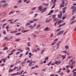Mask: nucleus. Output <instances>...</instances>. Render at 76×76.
I'll return each instance as SVG.
<instances>
[{
    "label": "nucleus",
    "instance_id": "56",
    "mask_svg": "<svg viewBox=\"0 0 76 76\" xmlns=\"http://www.w3.org/2000/svg\"><path fill=\"white\" fill-rule=\"evenodd\" d=\"M67 73H70V70H68L67 71Z\"/></svg>",
    "mask_w": 76,
    "mask_h": 76
},
{
    "label": "nucleus",
    "instance_id": "3",
    "mask_svg": "<svg viewBox=\"0 0 76 76\" xmlns=\"http://www.w3.org/2000/svg\"><path fill=\"white\" fill-rule=\"evenodd\" d=\"M7 6V4H3L2 5H0V7H6Z\"/></svg>",
    "mask_w": 76,
    "mask_h": 76
},
{
    "label": "nucleus",
    "instance_id": "61",
    "mask_svg": "<svg viewBox=\"0 0 76 76\" xmlns=\"http://www.w3.org/2000/svg\"><path fill=\"white\" fill-rule=\"evenodd\" d=\"M48 57H46L45 58V60H48Z\"/></svg>",
    "mask_w": 76,
    "mask_h": 76
},
{
    "label": "nucleus",
    "instance_id": "2",
    "mask_svg": "<svg viewBox=\"0 0 76 76\" xmlns=\"http://www.w3.org/2000/svg\"><path fill=\"white\" fill-rule=\"evenodd\" d=\"M64 32V31L62 30L61 31H60L59 32H58L57 34V36H59V35H61L62 34H63Z\"/></svg>",
    "mask_w": 76,
    "mask_h": 76
},
{
    "label": "nucleus",
    "instance_id": "41",
    "mask_svg": "<svg viewBox=\"0 0 76 76\" xmlns=\"http://www.w3.org/2000/svg\"><path fill=\"white\" fill-rule=\"evenodd\" d=\"M54 63H55V64H58V61H56Z\"/></svg>",
    "mask_w": 76,
    "mask_h": 76
},
{
    "label": "nucleus",
    "instance_id": "15",
    "mask_svg": "<svg viewBox=\"0 0 76 76\" xmlns=\"http://www.w3.org/2000/svg\"><path fill=\"white\" fill-rule=\"evenodd\" d=\"M75 18H76V16H73L71 19V20H75Z\"/></svg>",
    "mask_w": 76,
    "mask_h": 76
},
{
    "label": "nucleus",
    "instance_id": "58",
    "mask_svg": "<svg viewBox=\"0 0 76 76\" xmlns=\"http://www.w3.org/2000/svg\"><path fill=\"white\" fill-rule=\"evenodd\" d=\"M13 54V53H10L9 54H8V56H10V55H12V54Z\"/></svg>",
    "mask_w": 76,
    "mask_h": 76
},
{
    "label": "nucleus",
    "instance_id": "40",
    "mask_svg": "<svg viewBox=\"0 0 76 76\" xmlns=\"http://www.w3.org/2000/svg\"><path fill=\"white\" fill-rule=\"evenodd\" d=\"M66 17L65 16H64L62 18V20H64L65 18H66Z\"/></svg>",
    "mask_w": 76,
    "mask_h": 76
},
{
    "label": "nucleus",
    "instance_id": "60",
    "mask_svg": "<svg viewBox=\"0 0 76 76\" xmlns=\"http://www.w3.org/2000/svg\"><path fill=\"white\" fill-rule=\"evenodd\" d=\"M76 69H74V70L72 71L73 73V72H75V71H76Z\"/></svg>",
    "mask_w": 76,
    "mask_h": 76
},
{
    "label": "nucleus",
    "instance_id": "7",
    "mask_svg": "<svg viewBox=\"0 0 76 76\" xmlns=\"http://www.w3.org/2000/svg\"><path fill=\"white\" fill-rule=\"evenodd\" d=\"M65 24H66V23H63L62 24H61L58 27V28H60V27H61V26H64V25H65Z\"/></svg>",
    "mask_w": 76,
    "mask_h": 76
},
{
    "label": "nucleus",
    "instance_id": "14",
    "mask_svg": "<svg viewBox=\"0 0 76 76\" xmlns=\"http://www.w3.org/2000/svg\"><path fill=\"white\" fill-rule=\"evenodd\" d=\"M19 75V72H18L17 73H15V74H13L12 75H13V76H14V75Z\"/></svg>",
    "mask_w": 76,
    "mask_h": 76
},
{
    "label": "nucleus",
    "instance_id": "30",
    "mask_svg": "<svg viewBox=\"0 0 76 76\" xmlns=\"http://www.w3.org/2000/svg\"><path fill=\"white\" fill-rule=\"evenodd\" d=\"M65 49H68L69 48V46L68 45H66L65 47Z\"/></svg>",
    "mask_w": 76,
    "mask_h": 76
},
{
    "label": "nucleus",
    "instance_id": "64",
    "mask_svg": "<svg viewBox=\"0 0 76 76\" xmlns=\"http://www.w3.org/2000/svg\"><path fill=\"white\" fill-rule=\"evenodd\" d=\"M56 0H54L53 3H54V4H55V3H56Z\"/></svg>",
    "mask_w": 76,
    "mask_h": 76
},
{
    "label": "nucleus",
    "instance_id": "25",
    "mask_svg": "<svg viewBox=\"0 0 76 76\" xmlns=\"http://www.w3.org/2000/svg\"><path fill=\"white\" fill-rule=\"evenodd\" d=\"M40 26H41V25H39L36 27V29H38V28H39V27H40Z\"/></svg>",
    "mask_w": 76,
    "mask_h": 76
},
{
    "label": "nucleus",
    "instance_id": "48",
    "mask_svg": "<svg viewBox=\"0 0 76 76\" xmlns=\"http://www.w3.org/2000/svg\"><path fill=\"white\" fill-rule=\"evenodd\" d=\"M58 40V39H56L55 40H54V42H56V41H57Z\"/></svg>",
    "mask_w": 76,
    "mask_h": 76
},
{
    "label": "nucleus",
    "instance_id": "42",
    "mask_svg": "<svg viewBox=\"0 0 76 76\" xmlns=\"http://www.w3.org/2000/svg\"><path fill=\"white\" fill-rule=\"evenodd\" d=\"M3 33L4 34H6V31H4Z\"/></svg>",
    "mask_w": 76,
    "mask_h": 76
},
{
    "label": "nucleus",
    "instance_id": "44",
    "mask_svg": "<svg viewBox=\"0 0 76 76\" xmlns=\"http://www.w3.org/2000/svg\"><path fill=\"white\" fill-rule=\"evenodd\" d=\"M26 50H29L30 49L29 48H28V47H26Z\"/></svg>",
    "mask_w": 76,
    "mask_h": 76
},
{
    "label": "nucleus",
    "instance_id": "21",
    "mask_svg": "<svg viewBox=\"0 0 76 76\" xmlns=\"http://www.w3.org/2000/svg\"><path fill=\"white\" fill-rule=\"evenodd\" d=\"M56 43V42H53V43L51 44V45H54Z\"/></svg>",
    "mask_w": 76,
    "mask_h": 76
},
{
    "label": "nucleus",
    "instance_id": "53",
    "mask_svg": "<svg viewBox=\"0 0 76 76\" xmlns=\"http://www.w3.org/2000/svg\"><path fill=\"white\" fill-rule=\"evenodd\" d=\"M75 21H76V20H75V21H74L72 22L71 23H70L71 25H72V24L73 23H74V22H75Z\"/></svg>",
    "mask_w": 76,
    "mask_h": 76
},
{
    "label": "nucleus",
    "instance_id": "47",
    "mask_svg": "<svg viewBox=\"0 0 76 76\" xmlns=\"http://www.w3.org/2000/svg\"><path fill=\"white\" fill-rule=\"evenodd\" d=\"M71 9H75V7L72 6V7L71 8Z\"/></svg>",
    "mask_w": 76,
    "mask_h": 76
},
{
    "label": "nucleus",
    "instance_id": "28",
    "mask_svg": "<svg viewBox=\"0 0 76 76\" xmlns=\"http://www.w3.org/2000/svg\"><path fill=\"white\" fill-rule=\"evenodd\" d=\"M63 52L64 53H65V54H67V55H68V53H67V52H66V51H63Z\"/></svg>",
    "mask_w": 76,
    "mask_h": 76
},
{
    "label": "nucleus",
    "instance_id": "26",
    "mask_svg": "<svg viewBox=\"0 0 76 76\" xmlns=\"http://www.w3.org/2000/svg\"><path fill=\"white\" fill-rule=\"evenodd\" d=\"M20 40V39H16L15 40V41H16L17 42H18V41H19Z\"/></svg>",
    "mask_w": 76,
    "mask_h": 76
},
{
    "label": "nucleus",
    "instance_id": "59",
    "mask_svg": "<svg viewBox=\"0 0 76 76\" xmlns=\"http://www.w3.org/2000/svg\"><path fill=\"white\" fill-rule=\"evenodd\" d=\"M57 22H56L54 23V26H56V25H57Z\"/></svg>",
    "mask_w": 76,
    "mask_h": 76
},
{
    "label": "nucleus",
    "instance_id": "29",
    "mask_svg": "<svg viewBox=\"0 0 76 76\" xmlns=\"http://www.w3.org/2000/svg\"><path fill=\"white\" fill-rule=\"evenodd\" d=\"M66 9H67V7H65L62 10L63 11H64V10H66Z\"/></svg>",
    "mask_w": 76,
    "mask_h": 76
},
{
    "label": "nucleus",
    "instance_id": "36",
    "mask_svg": "<svg viewBox=\"0 0 76 76\" xmlns=\"http://www.w3.org/2000/svg\"><path fill=\"white\" fill-rule=\"evenodd\" d=\"M58 20H57V18H56L53 20V22H54L56 21H57Z\"/></svg>",
    "mask_w": 76,
    "mask_h": 76
},
{
    "label": "nucleus",
    "instance_id": "8",
    "mask_svg": "<svg viewBox=\"0 0 76 76\" xmlns=\"http://www.w3.org/2000/svg\"><path fill=\"white\" fill-rule=\"evenodd\" d=\"M66 55L65 54L64 56V55H63L62 56V57L63 58H62V60H63L64 59L66 58Z\"/></svg>",
    "mask_w": 76,
    "mask_h": 76
},
{
    "label": "nucleus",
    "instance_id": "33",
    "mask_svg": "<svg viewBox=\"0 0 76 76\" xmlns=\"http://www.w3.org/2000/svg\"><path fill=\"white\" fill-rule=\"evenodd\" d=\"M36 10V7H34L31 9V10L32 11L34 10Z\"/></svg>",
    "mask_w": 76,
    "mask_h": 76
},
{
    "label": "nucleus",
    "instance_id": "52",
    "mask_svg": "<svg viewBox=\"0 0 76 76\" xmlns=\"http://www.w3.org/2000/svg\"><path fill=\"white\" fill-rule=\"evenodd\" d=\"M60 63H61V61H59L58 62V64H60Z\"/></svg>",
    "mask_w": 76,
    "mask_h": 76
},
{
    "label": "nucleus",
    "instance_id": "63",
    "mask_svg": "<svg viewBox=\"0 0 76 76\" xmlns=\"http://www.w3.org/2000/svg\"><path fill=\"white\" fill-rule=\"evenodd\" d=\"M18 2H19V3H21V2H22V0H20L19 1H18Z\"/></svg>",
    "mask_w": 76,
    "mask_h": 76
},
{
    "label": "nucleus",
    "instance_id": "43",
    "mask_svg": "<svg viewBox=\"0 0 76 76\" xmlns=\"http://www.w3.org/2000/svg\"><path fill=\"white\" fill-rule=\"evenodd\" d=\"M75 61H73L72 63V65H73V64H75Z\"/></svg>",
    "mask_w": 76,
    "mask_h": 76
},
{
    "label": "nucleus",
    "instance_id": "49",
    "mask_svg": "<svg viewBox=\"0 0 76 76\" xmlns=\"http://www.w3.org/2000/svg\"><path fill=\"white\" fill-rule=\"evenodd\" d=\"M54 6H53L51 8L52 9L54 8V7H55V5H54Z\"/></svg>",
    "mask_w": 76,
    "mask_h": 76
},
{
    "label": "nucleus",
    "instance_id": "39",
    "mask_svg": "<svg viewBox=\"0 0 76 76\" xmlns=\"http://www.w3.org/2000/svg\"><path fill=\"white\" fill-rule=\"evenodd\" d=\"M24 72V71L23 70V71H21V73H19L20 75H22V73H23V72Z\"/></svg>",
    "mask_w": 76,
    "mask_h": 76
},
{
    "label": "nucleus",
    "instance_id": "27",
    "mask_svg": "<svg viewBox=\"0 0 76 76\" xmlns=\"http://www.w3.org/2000/svg\"><path fill=\"white\" fill-rule=\"evenodd\" d=\"M73 76H76V72H74L73 73Z\"/></svg>",
    "mask_w": 76,
    "mask_h": 76
},
{
    "label": "nucleus",
    "instance_id": "34",
    "mask_svg": "<svg viewBox=\"0 0 76 76\" xmlns=\"http://www.w3.org/2000/svg\"><path fill=\"white\" fill-rule=\"evenodd\" d=\"M20 34H21V33L20 32V33H18L16 34H15V35H20Z\"/></svg>",
    "mask_w": 76,
    "mask_h": 76
},
{
    "label": "nucleus",
    "instance_id": "19",
    "mask_svg": "<svg viewBox=\"0 0 76 76\" xmlns=\"http://www.w3.org/2000/svg\"><path fill=\"white\" fill-rule=\"evenodd\" d=\"M8 50V48L7 47H5L3 49V50Z\"/></svg>",
    "mask_w": 76,
    "mask_h": 76
},
{
    "label": "nucleus",
    "instance_id": "32",
    "mask_svg": "<svg viewBox=\"0 0 76 76\" xmlns=\"http://www.w3.org/2000/svg\"><path fill=\"white\" fill-rule=\"evenodd\" d=\"M38 19H34L33 20V21H38Z\"/></svg>",
    "mask_w": 76,
    "mask_h": 76
},
{
    "label": "nucleus",
    "instance_id": "62",
    "mask_svg": "<svg viewBox=\"0 0 76 76\" xmlns=\"http://www.w3.org/2000/svg\"><path fill=\"white\" fill-rule=\"evenodd\" d=\"M53 36V33H52L51 34V36H50V38H51V37H52Z\"/></svg>",
    "mask_w": 76,
    "mask_h": 76
},
{
    "label": "nucleus",
    "instance_id": "1",
    "mask_svg": "<svg viewBox=\"0 0 76 76\" xmlns=\"http://www.w3.org/2000/svg\"><path fill=\"white\" fill-rule=\"evenodd\" d=\"M42 6L41 5L38 8V10H40L41 13H44L45 12V10H47V8L45 7L42 9Z\"/></svg>",
    "mask_w": 76,
    "mask_h": 76
},
{
    "label": "nucleus",
    "instance_id": "5",
    "mask_svg": "<svg viewBox=\"0 0 76 76\" xmlns=\"http://www.w3.org/2000/svg\"><path fill=\"white\" fill-rule=\"evenodd\" d=\"M58 18H59L60 19V18H61L62 17V13H60V15H58Z\"/></svg>",
    "mask_w": 76,
    "mask_h": 76
},
{
    "label": "nucleus",
    "instance_id": "38",
    "mask_svg": "<svg viewBox=\"0 0 76 76\" xmlns=\"http://www.w3.org/2000/svg\"><path fill=\"white\" fill-rule=\"evenodd\" d=\"M58 22H59L60 23H61V22H63V21L62 20H60L58 21Z\"/></svg>",
    "mask_w": 76,
    "mask_h": 76
},
{
    "label": "nucleus",
    "instance_id": "37",
    "mask_svg": "<svg viewBox=\"0 0 76 76\" xmlns=\"http://www.w3.org/2000/svg\"><path fill=\"white\" fill-rule=\"evenodd\" d=\"M45 51V49H43L41 52V53H43Z\"/></svg>",
    "mask_w": 76,
    "mask_h": 76
},
{
    "label": "nucleus",
    "instance_id": "17",
    "mask_svg": "<svg viewBox=\"0 0 76 76\" xmlns=\"http://www.w3.org/2000/svg\"><path fill=\"white\" fill-rule=\"evenodd\" d=\"M6 15V13H2L0 15V16H5Z\"/></svg>",
    "mask_w": 76,
    "mask_h": 76
},
{
    "label": "nucleus",
    "instance_id": "11",
    "mask_svg": "<svg viewBox=\"0 0 76 76\" xmlns=\"http://www.w3.org/2000/svg\"><path fill=\"white\" fill-rule=\"evenodd\" d=\"M1 3H6V0H2L0 1Z\"/></svg>",
    "mask_w": 76,
    "mask_h": 76
},
{
    "label": "nucleus",
    "instance_id": "22",
    "mask_svg": "<svg viewBox=\"0 0 76 76\" xmlns=\"http://www.w3.org/2000/svg\"><path fill=\"white\" fill-rule=\"evenodd\" d=\"M35 63V61H31L29 63V64H32L33 63Z\"/></svg>",
    "mask_w": 76,
    "mask_h": 76
},
{
    "label": "nucleus",
    "instance_id": "12",
    "mask_svg": "<svg viewBox=\"0 0 76 76\" xmlns=\"http://www.w3.org/2000/svg\"><path fill=\"white\" fill-rule=\"evenodd\" d=\"M14 13V11L12 10L10 12L9 14V15H11V14H12V13Z\"/></svg>",
    "mask_w": 76,
    "mask_h": 76
},
{
    "label": "nucleus",
    "instance_id": "31",
    "mask_svg": "<svg viewBox=\"0 0 76 76\" xmlns=\"http://www.w3.org/2000/svg\"><path fill=\"white\" fill-rule=\"evenodd\" d=\"M2 60H3V62L4 63H5L6 62V59H2Z\"/></svg>",
    "mask_w": 76,
    "mask_h": 76
},
{
    "label": "nucleus",
    "instance_id": "54",
    "mask_svg": "<svg viewBox=\"0 0 76 76\" xmlns=\"http://www.w3.org/2000/svg\"><path fill=\"white\" fill-rule=\"evenodd\" d=\"M20 52H18L16 53V54H20Z\"/></svg>",
    "mask_w": 76,
    "mask_h": 76
},
{
    "label": "nucleus",
    "instance_id": "20",
    "mask_svg": "<svg viewBox=\"0 0 76 76\" xmlns=\"http://www.w3.org/2000/svg\"><path fill=\"white\" fill-rule=\"evenodd\" d=\"M29 31L28 30H25V31H22V32L23 33H25V32H28Z\"/></svg>",
    "mask_w": 76,
    "mask_h": 76
},
{
    "label": "nucleus",
    "instance_id": "24",
    "mask_svg": "<svg viewBox=\"0 0 76 76\" xmlns=\"http://www.w3.org/2000/svg\"><path fill=\"white\" fill-rule=\"evenodd\" d=\"M15 51H16V50L14 49L13 50H12L11 51V53H13V54L14 52H15Z\"/></svg>",
    "mask_w": 76,
    "mask_h": 76
},
{
    "label": "nucleus",
    "instance_id": "10",
    "mask_svg": "<svg viewBox=\"0 0 76 76\" xmlns=\"http://www.w3.org/2000/svg\"><path fill=\"white\" fill-rule=\"evenodd\" d=\"M18 32V31L17 30H15L13 31H11L10 33L11 34H14V33H16V32Z\"/></svg>",
    "mask_w": 76,
    "mask_h": 76
},
{
    "label": "nucleus",
    "instance_id": "35",
    "mask_svg": "<svg viewBox=\"0 0 76 76\" xmlns=\"http://www.w3.org/2000/svg\"><path fill=\"white\" fill-rule=\"evenodd\" d=\"M56 15H52V18H53V19H54V18H56Z\"/></svg>",
    "mask_w": 76,
    "mask_h": 76
},
{
    "label": "nucleus",
    "instance_id": "23",
    "mask_svg": "<svg viewBox=\"0 0 76 76\" xmlns=\"http://www.w3.org/2000/svg\"><path fill=\"white\" fill-rule=\"evenodd\" d=\"M31 25V23H28L26 24L25 25V26H28V25Z\"/></svg>",
    "mask_w": 76,
    "mask_h": 76
},
{
    "label": "nucleus",
    "instance_id": "6",
    "mask_svg": "<svg viewBox=\"0 0 76 76\" xmlns=\"http://www.w3.org/2000/svg\"><path fill=\"white\" fill-rule=\"evenodd\" d=\"M53 10H51L49 12V13L48 14V15H51V13H53Z\"/></svg>",
    "mask_w": 76,
    "mask_h": 76
},
{
    "label": "nucleus",
    "instance_id": "55",
    "mask_svg": "<svg viewBox=\"0 0 76 76\" xmlns=\"http://www.w3.org/2000/svg\"><path fill=\"white\" fill-rule=\"evenodd\" d=\"M12 21H13L12 20H8V22H12Z\"/></svg>",
    "mask_w": 76,
    "mask_h": 76
},
{
    "label": "nucleus",
    "instance_id": "46",
    "mask_svg": "<svg viewBox=\"0 0 76 76\" xmlns=\"http://www.w3.org/2000/svg\"><path fill=\"white\" fill-rule=\"evenodd\" d=\"M60 29H61V28H59L58 29H57L56 31L57 32H58V31H60Z\"/></svg>",
    "mask_w": 76,
    "mask_h": 76
},
{
    "label": "nucleus",
    "instance_id": "50",
    "mask_svg": "<svg viewBox=\"0 0 76 76\" xmlns=\"http://www.w3.org/2000/svg\"><path fill=\"white\" fill-rule=\"evenodd\" d=\"M9 26H7L6 27V29H9Z\"/></svg>",
    "mask_w": 76,
    "mask_h": 76
},
{
    "label": "nucleus",
    "instance_id": "57",
    "mask_svg": "<svg viewBox=\"0 0 76 76\" xmlns=\"http://www.w3.org/2000/svg\"><path fill=\"white\" fill-rule=\"evenodd\" d=\"M26 63V62L25 61H24L22 62L21 63L23 64H25Z\"/></svg>",
    "mask_w": 76,
    "mask_h": 76
},
{
    "label": "nucleus",
    "instance_id": "9",
    "mask_svg": "<svg viewBox=\"0 0 76 76\" xmlns=\"http://www.w3.org/2000/svg\"><path fill=\"white\" fill-rule=\"evenodd\" d=\"M45 31H50V29H49V28L47 27L45 28Z\"/></svg>",
    "mask_w": 76,
    "mask_h": 76
},
{
    "label": "nucleus",
    "instance_id": "18",
    "mask_svg": "<svg viewBox=\"0 0 76 76\" xmlns=\"http://www.w3.org/2000/svg\"><path fill=\"white\" fill-rule=\"evenodd\" d=\"M51 19H52L51 18L49 20H46L45 22H46V23H47V22H50V20H51Z\"/></svg>",
    "mask_w": 76,
    "mask_h": 76
},
{
    "label": "nucleus",
    "instance_id": "13",
    "mask_svg": "<svg viewBox=\"0 0 76 76\" xmlns=\"http://www.w3.org/2000/svg\"><path fill=\"white\" fill-rule=\"evenodd\" d=\"M43 6H48V4H45V3H43L42 4Z\"/></svg>",
    "mask_w": 76,
    "mask_h": 76
},
{
    "label": "nucleus",
    "instance_id": "45",
    "mask_svg": "<svg viewBox=\"0 0 76 76\" xmlns=\"http://www.w3.org/2000/svg\"><path fill=\"white\" fill-rule=\"evenodd\" d=\"M51 63H52V62L51 61L50 63H49L48 64V66H50V64H51Z\"/></svg>",
    "mask_w": 76,
    "mask_h": 76
},
{
    "label": "nucleus",
    "instance_id": "4",
    "mask_svg": "<svg viewBox=\"0 0 76 76\" xmlns=\"http://www.w3.org/2000/svg\"><path fill=\"white\" fill-rule=\"evenodd\" d=\"M64 4H65V3H64V1H62V4H61L60 7H64Z\"/></svg>",
    "mask_w": 76,
    "mask_h": 76
},
{
    "label": "nucleus",
    "instance_id": "51",
    "mask_svg": "<svg viewBox=\"0 0 76 76\" xmlns=\"http://www.w3.org/2000/svg\"><path fill=\"white\" fill-rule=\"evenodd\" d=\"M22 56H23V54H20L19 57H21Z\"/></svg>",
    "mask_w": 76,
    "mask_h": 76
},
{
    "label": "nucleus",
    "instance_id": "16",
    "mask_svg": "<svg viewBox=\"0 0 76 76\" xmlns=\"http://www.w3.org/2000/svg\"><path fill=\"white\" fill-rule=\"evenodd\" d=\"M28 55L29 56V57L30 58H31V57H32V53H29Z\"/></svg>",
    "mask_w": 76,
    "mask_h": 76
}]
</instances>
